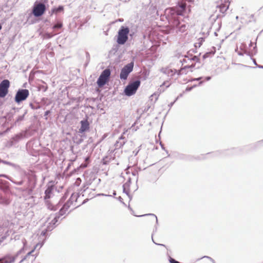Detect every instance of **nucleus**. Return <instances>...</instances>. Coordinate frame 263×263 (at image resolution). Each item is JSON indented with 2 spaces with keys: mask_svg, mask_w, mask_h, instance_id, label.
I'll return each instance as SVG.
<instances>
[{
  "mask_svg": "<svg viewBox=\"0 0 263 263\" xmlns=\"http://www.w3.org/2000/svg\"><path fill=\"white\" fill-rule=\"evenodd\" d=\"M4 230L3 229V228H2V227H0V233H3Z\"/></svg>",
  "mask_w": 263,
  "mask_h": 263,
  "instance_id": "6e6d98bb",
  "label": "nucleus"
},
{
  "mask_svg": "<svg viewBox=\"0 0 263 263\" xmlns=\"http://www.w3.org/2000/svg\"><path fill=\"white\" fill-rule=\"evenodd\" d=\"M161 72L170 77H172L176 73L177 74V70L175 69L171 68L169 67L162 68Z\"/></svg>",
  "mask_w": 263,
  "mask_h": 263,
  "instance_id": "ddd939ff",
  "label": "nucleus"
},
{
  "mask_svg": "<svg viewBox=\"0 0 263 263\" xmlns=\"http://www.w3.org/2000/svg\"><path fill=\"white\" fill-rule=\"evenodd\" d=\"M64 10V7L63 6H59L57 8H53L51 10V12L52 13H57Z\"/></svg>",
  "mask_w": 263,
  "mask_h": 263,
  "instance_id": "393cba45",
  "label": "nucleus"
},
{
  "mask_svg": "<svg viewBox=\"0 0 263 263\" xmlns=\"http://www.w3.org/2000/svg\"><path fill=\"white\" fill-rule=\"evenodd\" d=\"M203 258H209V259H210L211 260H212V261L213 262V263H215L214 260L210 257H209V256H204L203 257Z\"/></svg>",
  "mask_w": 263,
  "mask_h": 263,
  "instance_id": "49530a36",
  "label": "nucleus"
},
{
  "mask_svg": "<svg viewBox=\"0 0 263 263\" xmlns=\"http://www.w3.org/2000/svg\"><path fill=\"white\" fill-rule=\"evenodd\" d=\"M34 251V250H32V251H31L30 252H29V253H28L27 254V255L24 257V258L20 261V263L23 262L25 259H26V258L29 256H30L32 252H33Z\"/></svg>",
  "mask_w": 263,
  "mask_h": 263,
  "instance_id": "7c9ffc66",
  "label": "nucleus"
},
{
  "mask_svg": "<svg viewBox=\"0 0 263 263\" xmlns=\"http://www.w3.org/2000/svg\"><path fill=\"white\" fill-rule=\"evenodd\" d=\"M140 80H136L130 83L125 87L124 93L127 96H131L134 95L140 85Z\"/></svg>",
  "mask_w": 263,
  "mask_h": 263,
  "instance_id": "39448f33",
  "label": "nucleus"
},
{
  "mask_svg": "<svg viewBox=\"0 0 263 263\" xmlns=\"http://www.w3.org/2000/svg\"><path fill=\"white\" fill-rule=\"evenodd\" d=\"M3 163L9 165H12V164L11 162H7V161H3Z\"/></svg>",
  "mask_w": 263,
  "mask_h": 263,
  "instance_id": "8fccbe9b",
  "label": "nucleus"
},
{
  "mask_svg": "<svg viewBox=\"0 0 263 263\" xmlns=\"http://www.w3.org/2000/svg\"><path fill=\"white\" fill-rule=\"evenodd\" d=\"M81 179L80 178H78L76 180V182L74 183V184L77 185V186H79L80 184H81Z\"/></svg>",
  "mask_w": 263,
  "mask_h": 263,
  "instance_id": "f704fd0d",
  "label": "nucleus"
},
{
  "mask_svg": "<svg viewBox=\"0 0 263 263\" xmlns=\"http://www.w3.org/2000/svg\"><path fill=\"white\" fill-rule=\"evenodd\" d=\"M157 230V227H155V229L154 230V232H156Z\"/></svg>",
  "mask_w": 263,
  "mask_h": 263,
  "instance_id": "0e129e2a",
  "label": "nucleus"
},
{
  "mask_svg": "<svg viewBox=\"0 0 263 263\" xmlns=\"http://www.w3.org/2000/svg\"><path fill=\"white\" fill-rule=\"evenodd\" d=\"M256 52H257L256 46H255L253 48V49L251 51V54L252 55L253 54H255Z\"/></svg>",
  "mask_w": 263,
  "mask_h": 263,
  "instance_id": "4c0bfd02",
  "label": "nucleus"
},
{
  "mask_svg": "<svg viewBox=\"0 0 263 263\" xmlns=\"http://www.w3.org/2000/svg\"><path fill=\"white\" fill-rule=\"evenodd\" d=\"M163 86H165L167 88V87H169L170 84L168 83V82H164L163 83V84L160 86V88H159V90L160 91H161V89H162V87H163Z\"/></svg>",
  "mask_w": 263,
  "mask_h": 263,
  "instance_id": "2f4dec72",
  "label": "nucleus"
},
{
  "mask_svg": "<svg viewBox=\"0 0 263 263\" xmlns=\"http://www.w3.org/2000/svg\"><path fill=\"white\" fill-rule=\"evenodd\" d=\"M25 136V133H20L18 134L15 135L11 139V145H13L14 143L18 142L21 140L23 139Z\"/></svg>",
  "mask_w": 263,
  "mask_h": 263,
  "instance_id": "dca6fc26",
  "label": "nucleus"
},
{
  "mask_svg": "<svg viewBox=\"0 0 263 263\" xmlns=\"http://www.w3.org/2000/svg\"><path fill=\"white\" fill-rule=\"evenodd\" d=\"M147 215H149V216H153V218H154V220H155L156 223L158 224V219H157V217L154 214H144V215H140V216H138V217H142V216H147Z\"/></svg>",
  "mask_w": 263,
  "mask_h": 263,
  "instance_id": "cd10ccee",
  "label": "nucleus"
},
{
  "mask_svg": "<svg viewBox=\"0 0 263 263\" xmlns=\"http://www.w3.org/2000/svg\"><path fill=\"white\" fill-rule=\"evenodd\" d=\"M93 197H95V196H94V195H93H93H89V197L90 198H92Z\"/></svg>",
  "mask_w": 263,
  "mask_h": 263,
  "instance_id": "680f3d73",
  "label": "nucleus"
},
{
  "mask_svg": "<svg viewBox=\"0 0 263 263\" xmlns=\"http://www.w3.org/2000/svg\"><path fill=\"white\" fill-rule=\"evenodd\" d=\"M12 199L7 195L0 197V204L3 205L7 206L9 205Z\"/></svg>",
  "mask_w": 263,
  "mask_h": 263,
  "instance_id": "f3484780",
  "label": "nucleus"
},
{
  "mask_svg": "<svg viewBox=\"0 0 263 263\" xmlns=\"http://www.w3.org/2000/svg\"><path fill=\"white\" fill-rule=\"evenodd\" d=\"M124 134V133H123V134L119 138L118 140H117V141L115 143L114 146L115 149H118L122 148L126 143V140L125 139V137L123 136Z\"/></svg>",
  "mask_w": 263,
  "mask_h": 263,
  "instance_id": "4468645a",
  "label": "nucleus"
},
{
  "mask_svg": "<svg viewBox=\"0 0 263 263\" xmlns=\"http://www.w3.org/2000/svg\"><path fill=\"white\" fill-rule=\"evenodd\" d=\"M54 189V186L53 185L50 184H47V189L45 191L44 200L48 209H50V210L55 211L57 210V207L51 204L49 201V199L53 195Z\"/></svg>",
  "mask_w": 263,
  "mask_h": 263,
  "instance_id": "f03ea898",
  "label": "nucleus"
},
{
  "mask_svg": "<svg viewBox=\"0 0 263 263\" xmlns=\"http://www.w3.org/2000/svg\"><path fill=\"white\" fill-rule=\"evenodd\" d=\"M108 80L104 78H103L102 76H100L98 80H97V84L99 87H101L104 86Z\"/></svg>",
  "mask_w": 263,
  "mask_h": 263,
  "instance_id": "aec40b11",
  "label": "nucleus"
},
{
  "mask_svg": "<svg viewBox=\"0 0 263 263\" xmlns=\"http://www.w3.org/2000/svg\"><path fill=\"white\" fill-rule=\"evenodd\" d=\"M169 261L170 263H180L171 257H169Z\"/></svg>",
  "mask_w": 263,
  "mask_h": 263,
  "instance_id": "72a5a7b5",
  "label": "nucleus"
},
{
  "mask_svg": "<svg viewBox=\"0 0 263 263\" xmlns=\"http://www.w3.org/2000/svg\"><path fill=\"white\" fill-rule=\"evenodd\" d=\"M110 75V71L109 69H106L104 70L101 74H100L101 76H102L103 78H105L107 80H108V78Z\"/></svg>",
  "mask_w": 263,
  "mask_h": 263,
  "instance_id": "4be33fe9",
  "label": "nucleus"
},
{
  "mask_svg": "<svg viewBox=\"0 0 263 263\" xmlns=\"http://www.w3.org/2000/svg\"><path fill=\"white\" fill-rule=\"evenodd\" d=\"M63 26V24L62 22H58L57 24L53 25L52 28L53 29H60Z\"/></svg>",
  "mask_w": 263,
  "mask_h": 263,
  "instance_id": "bb28decb",
  "label": "nucleus"
},
{
  "mask_svg": "<svg viewBox=\"0 0 263 263\" xmlns=\"http://www.w3.org/2000/svg\"><path fill=\"white\" fill-rule=\"evenodd\" d=\"M5 259V258H0V263H8V262L7 261H4Z\"/></svg>",
  "mask_w": 263,
  "mask_h": 263,
  "instance_id": "37998d69",
  "label": "nucleus"
},
{
  "mask_svg": "<svg viewBox=\"0 0 263 263\" xmlns=\"http://www.w3.org/2000/svg\"><path fill=\"white\" fill-rule=\"evenodd\" d=\"M211 79V77H206L205 78V79L206 80V81H209Z\"/></svg>",
  "mask_w": 263,
  "mask_h": 263,
  "instance_id": "864d4df0",
  "label": "nucleus"
},
{
  "mask_svg": "<svg viewBox=\"0 0 263 263\" xmlns=\"http://www.w3.org/2000/svg\"><path fill=\"white\" fill-rule=\"evenodd\" d=\"M14 260H15V258L13 257L12 258V259L10 260V263H12V262H14ZM8 263H9V262H8Z\"/></svg>",
  "mask_w": 263,
  "mask_h": 263,
  "instance_id": "4d7b16f0",
  "label": "nucleus"
},
{
  "mask_svg": "<svg viewBox=\"0 0 263 263\" xmlns=\"http://www.w3.org/2000/svg\"><path fill=\"white\" fill-rule=\"evenodd\" d=\"M0 177H5V178L9 180L10 181H11L13 183H14V184H15L16 185H21L23 183V180H21L20 181H15L14 180H13L10 177H9L8 175H6L1 174V175H0Z\"/></svg>",
  "mask_w": 263,
  "mask_h": 263,
  "instance_id": "6ab92c4d",
  "label": "nucleus"
},
{
  "mask_svg": "<svg viewBox=\"0 0 263 263\" xmlns=\"http://www.w3.org/2000/svg\"><path fill=\"white\" fill-rule=\"evenodd\" d=\"M245 44H242L240 46V48L241 50H242L243 49V48H245Z\"/></svg>",
  "mask_w": 263,
  "mask_h": 263,
  "instance_id": "603ef678",
  "label": "nucleus"
},
{
  "mask_svg": "<svg viewBox=\"0 0 263 263\" xmlns=\"http://www.w3.org/2000/svg\"><path fill=\"white\" fill-rule=\"evenodd\" d=\"M47 37L50 38L52 36V35H50L49 34H47Z\"/></svg>",
  "mask_w": 263,
  "mask_h": 263,
  "instance_id": "bf43d9fd",
  "label": "nucleus"
},
{
  "mask_svg": "<svg viewBox=\"0 0 263 263\" xmlns=\"http://www.w3.org/2000/svg\"><path fill=\"white\" fill-rule=\"evenodd\" d=\"M132 174L133 176L136 177V181H137L138 180V171L135 169L133 171L132 170Z\"/></svg>",
  "mask_w": 263,
  "mask_h": 263,
  "instance_id": "c756f323",
  "label": "nucleus"
},
{
  "mask_svg": "<svg viewBox=\"0 0 263 263\" xmlns=\"http://www.w3.org/2000/svg\"><path fill=\"white\" fill-rule=\"evenodd\" d=\"M188 58H185L184 59H183L182 60H180V62L183 64L185 63H187L188 62Z\"/></svg>",
  "mask_w": 263,
  "mask_h": 263,
  "instance_id": "58836bf2",
  "label": "nucleus"
},
{
  "mask_svg": "<svg viewBox=\"0 0 263 263\" xmlns=\"http://www.w3.org/2000/svg\"><path fill=\"white\" fill-rule=\"evenodd\" d=\"M50 110L46 111L44 114V116L47 117L50 114ZM46 119H47V117H46Z\"/></svg>",
  "mask_w": 263,
  "mask_h": 263,
  "instance_id": "a18cd8bd",
  "label": "nucleus"
},
{
  "mask_svg": "<svg viewBox=\"0 0 263 263\" xmlns=\"http://www.w3.org/2000/svg\"><path fill=\"white\" fill-rule=\"evenodd\" d=\"M128 209H129L131 211L133 212V210L132 209V208L130 207V206H129V205H128Z\"/></svg>",
  "mask_w": 263,
  "mask_h": 263,
  "instance_id": "338daca9",
  "label": "nucleus"
},
{
  "mask_svg": "<svg viewBox=\"0 0 263 263\" xmlns=\"http://www.w3.org/2000/svg\"><path fill=\"white\" fill-rule=\"evenodd\" d=\"M46 10L45 5L43 3H39L34 6L32 13L35 17L42 16Z\"/></svg>",
  "mask_w": 263,
  "mask_h": 263,
  "instance_id": "1a4fd4ad",
  "label": "nucleus"
},
{
  "mask_svg": "<svg viewBox=\"0 0 263 263\" xmlns=\"http://www.w3.org/2000/svg\"><path fill=\"white\" fill-rule=\"evenodd\" d=\"M97 195L98 196H111V195H106L105 194H98Z\"/></svg>",
  "mask_w": 263,
  "mask_h": 263,
  "instance_id": "de8ad7c7",
  "label": "nucleus"
},
{
  "mask_svg": "<svg viewBox=\"0 0 263 263\" xmlns=\"http://www.w3.org/2000/svg\"><path fill=\"white\" fill-rule=\"evenodd\" d=\"M159 97V95L154 93V94L151 96V100H153V98H155V101L158 99Z\"/></svg>",
  "mask_w": 263,
  "mask_h": 263,
  "instance_id": "473e14b6",
  "label": "nucleus"
},
{
  "mask_svg": "<svg viewBox=\"0 0 263 263\" xmlns=\"http://www.w3.org/2000/svg\"><path fill=\"white\" fill-rule=\"evenodd\" d=\"M67 198V196L66 194H65L63 197L61 199L60 201V203H62L66 199V198Z\"/></svg>",
  "mask_w": 263,
  "mask_h": 263,
  "instance_id": "e433bc0d",
  "label": "nucleus"
},
{
  "mask_svg": "<svg viewBox=\"0 0 263 263\" xmlns=\"http://www.w3.org/2000/svg\"><path fill=\"white\" fill-rule=\"evenodd\" d=\"M118 199L121 202L123 203V204H124L125 206L126 205L125 203L123 201V199L121 197V196H119L118 198Z\"/></svg>",
  "mask_w": 263,
  "mask_h": 263,
  "instance_id": "79ce46f5",
  "label": "nucleus"
},
{
  "mask_svg": "<svg viewBox=\"0 0 263 263\" xmlns=\"http://www.w3.org/2000/svg\"><path fill=\"white\" fill-rule=\"evenodd\" d=\"M24 114L23 115H21V116H20L18 117L17 120H16V122H20V121H21L22 120H23L24 118Z\"/></svg>",
  "mask_w": 263,
  "mask_h": 263,
  "instance_id": "c9c22d12",
  "label": "nucleus"
},
{
  "mask_svg": "<svg viewBox=\"0 0 263 263\" xmlns=\"http://www.w3.org/2000/svg\"><path fill=\"white\" fill-rule=\"evenodd\" d=\"M217 7L219 9V11L222 13H224V12L227 10L229 8V6L226 4H221L220 5L217 6Z\"/></svg>",
  "mask_w": 263,
  "mask_h": 263,
  "instance_id": "5701e85b",
  "label": "nucleus"
},
{
  "mask_svg": "<svg viewBox=\"0 0 263 263\" xmlns=\"http://www.w3.org/2000/svg\"><path fill=\"white\" fill-rule=\"evenodd\" d=\"M133 62H130L126 65L121 70L120 78L121 80H126L129 74L133 71Z\"/></svg>",
  "mask_w": 263,
  "mask_h": 263,
  "instance_id": "423d86ee",
  "label": "nucleus"
},
{
  "mask_svg": "<svg viewBox=\"0 0 263 263\" xmlns=\"http://www.w3.org/2000/svg\"><path fill=\"white\" fill-rule=\"evenodd\" d=\"M8 235V231H7L6 232L5 235L0 238V245H1V243L6 239V238Z\"/></svg>",
  "mask_w": 263,
  "mask_h": 263,
  "instance_id": "c85d7f7f",
  "label": "nucleus"
},
{
  "mask_svg": "<svg viewBox=\"0 0 263 263\" xmlns=\"http://www.w3.org/2000/svg\"><path fill=\"white\" fill-rule=\"evenodd\" d=\"M62 220L63 218H60V216H57L56 214L50 215L48 218L47 223V228L46 230L42 231L41 232V235L45 236L47 232L52 231L56 226V223L59 221V219Z\"/></svg>",
  "mask_w": 263,
  "mask_h": 263,
  "instance_id": "7ed1b4c3",
  "label": "nucleus"
},
{
  "mask_svg": "<svg viewBox=\"0 0 263 263\" xmlns=\"http://www.w3.org/2000/svg\"><path fill=\"white\" fill-rule=\"evenodd\" d=\"M81 127L79 129V133L82 134L88 130L89 128V124L87 120H83L80 122Z\"/></svg>",
  "mask_w": 263,
  "mask_h": 263,
  "instance_id": "2eb2a0df",
  "label": "nucleus"
},
{
  "mask_svg": "<svg viewBox=\"0 0 263 263\" xmlns=\"http://www.w3.org/2000/svg\"><path fill=\"white\" fill-rule=\"evenodd\" d=\"M29 92L28 89H19L15 96V101L17 103H19L23 101L26 100L29 96Z\"/></svg>",
  "mask_w": 263,
  "mask_h": 263,
  "instance_id": "0eeeda50",
  "label": "nucleus"
},
{
  "mask_svg": "<svg viewBox=\"0 0 263 263\" xmlns=\"http://www.w3.org/2000/svg\"><path fill=\"white\" fill-rule=\"evenodd\" d=\"M253 62L255 65H257V63L255 59H253Z\"/></svg>",
  "mask_w": 263,
  "mask_h": 263,
  "instance_id": "e2e57ef3",
  "label": "nucleus"
},
{
  "mask_svg": "<svg viewBox=\"0 0 263 263\" xmlns=\"http://www.w3.org/2000/svg\"><path fill=\"white\" fill-rule=\"evenodd\" d=\"M172 18L174 19L173 26L177 29V31L183 32L186 30L187 28L186 25L185 24L181 23L179 20V17H174Z\"/></svg>",
  "mask_w": 263,
  "mask_h": 263,
  "instance_id": "9b49d317",
  "label": "nucleus"
},
{
  "mask_svg": "<svg viewBox=\"0 0 263 263\" xmlns=\"http://www.w3.org/2000/svg\"><path fill=\"white\" fill-rule=\"evenodd\" d=\"M202 79V77H199V78H198L194 79L193 80V81H199V80H200Z\"/></svg>",
  "mask_w": 263,
  "mask_h": 263,
  "instance_id": "3c124183",
  "label": "nucleus"
},
{
  "mask_svg": "<svg viewBox=\"0 0 263 263\" xmlns=\"http://www.w3.org/2000/svg\"><path fill=\"white\" fill-rule=\"evenodd\" d=\"M263 143V140H261V141H260L258 142V143Z\"/></svg>",
  "mask_w": 263,
  "mask_h": 263,
  "instance_id": "774afa93",
  "label": "nucleus"
},
{
  "mask_svg": "<svg viewBox=\"0 0 263 263\" xmlns=\"http://www.w3.org/2000/svg\"><path fill=\"white\" fill-rule=\"evenodd\" d=\"M238 54L239 55H243V53L242 52H238Z\"/></svg>",
  "mask_w": 263,
  "mask_h": 263,
  "instance_id": "13d9d810",
  "label": "nucleus"
},
{
  "mask_svg": "<svg viewBox=\"0 0 263 263\" xmlns=\"http://www.w3.org/2000/svg\"><path fill=\"white\" fill-rule=\"evenodd\" d=\"M258 67L259 68L263 69V66L262 65H258Z\"/></svg>",
  "mask_w": 263,
  "mask_h": 263,
  "instance_id": "052dcab7",
  "label": "nucleus"
},
{
  "mask_svg": "<svg viewBox=\"0 0 263 263\" xmlns=\"http://www.w3.org/2000/svg\"><path fill=\"white\" fill-rule=\"evenodd\" d=\"M129 29L127 26H122L118 32L117 42L120 45L124 44L128 40Z\"/></svg>",
  "mask_w": 263,
  "mask_h": 263,
  "instance_id": "20e7f679",
  "label": "nucleus"
},
{
  "mask_svg": "<svg viewBox=\"0 0 263 263\" xmlns=\"http://www.w3.org/2000/svg\"><path fill=\"white\" fill-rule=\"evenodd\" d=\"M107 158H108L107 157L106 158H103V159L102 160L103 164H107L108 163V161H107L106 160Z\"/></svg>",
  "mask_w": 263,
  "mask_h": 263,
  "instance_id": "a19ab883",
  "label": "nucleus"
},
{
  "mask_svg": "<svg viewBox=\"0 0 263 263\" xmlns=\"http://www.w3.org/2000/svg\"><path fill=\"white\" fill-rule=\"evenodd\" d=\"M89 184H90L88 183L85 184L80 191L81 193L80 192L79 193H75L72 194L69 200L63 205V207L60 209L59 213L56 214V215H57V216H60V218L62 216L64 215L71 205H73L74 202H77L78 198L81 194H82V196H84L83 193L88 189V185Z\"/></svg>",
  "mask_w": 263,
  "mask_h": 263,
  "instance_id": "f257e3e1",
  "label": "nucleus"
},
{
  "mask_svg": "<svg viewBox=\"0 0 263 263\" xmlns=\"http://www.w3.org/2000/svg\"><path fill=\"white\" fill-rule=\"evenodd\" d=\"M186 8L185 4H181L178 7L172 8L170 10V13L172 15V17H179V16L182 15L183 12Z\"/></svg>",
  "mask_w": 263,
  "mask_h": 263,
  "instance_id": "6e6552de",
  "label": "nucleus"
},
{
  "mask_svg": "<svg viewBox=\"0 0 263 263\" xmlns=\"http://www.w3.org/2000/svg\"><path fill=\"white\" fill-rule=\"evenodd\" d=\"M216 51V49H215V47H213V49L209 51V52H207L206 53H205V54H204L202 56V58L203 59H205L206 58H209L212 55H213L215 53Z\"/></svg>",
  "mask_w": 263,
  "mask_h": 263,
  "instance_id": "b1692460",
  "label": "nucleus"
},
{
  "mask_svg": "<svg viewBox=\"0 0 263 263\" xmlns=\"http://www.w3.org/2000/svg\"><path fill=\"white\" fill-rule=\"evenodd\" d=\"M184 58H187L188 60H190V61H195L196 62H199V58L196 55H194L193 57L190 58L189 55H184Z\"/></svg>",
  "mask_w": 263,
  "mask_h": 263,
  "instance_id": "a878e982",
  "label": "nucleus"
},
{
  "mask_svg": "<svg viewBox=\"0 0 263 263\" xmlns=\"http://www.w3.org/2000/svg\"><path fill=\"white\" fill-rule=\"evenodd\" d=\"M43 246V243H37L35 245L34 249L39 247V249L41 248Z\"/></svg>",
  "mask_w": 263,
  "mask_h": 263,
  "instance_id": "c03bdc74",
  "label": "nucleus"
},
{
  "mask_svg": "<svg viewBox=\"0 0 263 263\" xmlns=\"http://www.w3.org/2000/svg\"><path fill=\"white\" fill-rule=\"evenodd\" d=\"M133 153H135V155H137V154H138V151H137V152H135V151H134V152H133Z\"/></svg>",
  "mask_w": 263,
  "mask_h": 263,
  "instance_id": "69168bd1",
  "label": "nucleus"
},
{
  "mask_svg": "<svg viewBox=\"0 0 263 263\" xmlns=\"http://www.w3.org/2000/svg\"><path fill=\"white\" fill-rule=\"evenodd\" d=\"M10 82L8 80H4L0 83V97L4 98L8 92Z\"/></svg>",
  "mask_w": 263,
  "mask_h": 263,
  "instance_id": "9d476101",
  "label": "nucleus"
},
{
  "mask_svg": "<svg viewBox=\"0 0 263 263\" xmlns=\"http://www.w3.org/2000/svg\"><path fill=\"white\" fill-rule=\"evenodd\" d=\"M195 64H191V65L185 66L177 71V75L186 74L189 71H193L192 68H194Z\"/></svg>",
  "mask_w": 263,
  "mask_h": 263,
  "instance_id": "f8f14e48",
  "label": "nucleus"
},
{
  "mask_svg": "<svg viewBox=\"0 0 263 263\" xmlns=\"http://www.w3.org/2000/svg\"><path fill=\"white\" fill-rule=\"evenodd\" d=\"M7 183V181L0 179V189L4 192H7L9 190L8 186L6 185Z\"/></svg>",
  "mask_w": 263,
  "mask_h": 263,
  "instance_id": "412c9836",
  "label": "nucleus"
},
{
  "mask_svg": "<svg viewBox=\"0 0 263 263\" xmlns=\"http://www.w3.org/2000/svg\"><path fill=\"white\" fill-rule=\"evenodd\" d=\"M152 240H153V242H154V243H155L156 245H159V246H164V247H165V245H163V244H160V243H156V242L154 241V239H153V236H152Z\"/></svg>",
  "mask_w": 263,
  "mask_h": 263,
  "instance_id": "09e8293b",
  "label": "nucleus"
},
{
  "mask_svg": "<svg viewBox=\"0 0 263 263\" xmlns=\"http://www.w3.org/2000/svg\"><path fill=\"white\" fill-rule=\"evenodd\" d=\"M175 101H176V100H175L174 102L171 103L168 105V106H169L170 107H171L173 105V104H174V103H175Z\"/></svg>",
  "mask_w": 263,
  "mask_h": 263,
  "instance_id": "5fc2aeb1",
  "label": "nucleus"
},
{
  "mask_svg": "<svg viewBox=\"0 0 263 263\" xmlns=\"http://www.w3.org/2000/svg\"><path fill=\"white\" fill-rule=\"evenodd\" d=\"M196 85H194L192 87H187L185 89V91H191L194 87H196Z\"/></svg>",
  "mask_w": 263,
  "mask_h": 263,
  "instance_id": "ea45409f",
  "label": "nucleus"
},
{
  "mask_svg": "<svg viewBox=\"0 0 263 263\" xmlns=\"http://www.w3.org/2000/svg\"><path fill=\"white\" fill-rule=\"evenodd\" d=\"M131 183V178L129 177L126 183H125L123 185V192L127 194L128 196L129 195V188L130 186V184Z\"/></svg>",
  "mask_w": 263,
  "mask_h": 263,
  "instance_id": "a211bd4d",
  "label": "nucleus"
}]
</instances>
